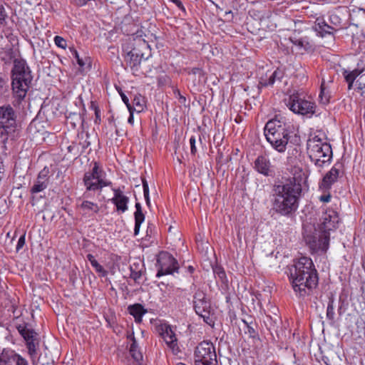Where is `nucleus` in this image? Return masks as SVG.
I'll use <instances>...</instances> for the list:
<instances>
[{
	"instance_id": "1",
	"label": "nucleus",
	"mask_w": 365,
	"mask_h": 365,
	"mask_svg": "<svg viewBox=\"0 0 365 365\" xmlns=\"http://www.w3.org/2000/svg\"><path fill=\"white\" fill-rule=\"evenodd\" d=\"M301 181L292 177L282 179L274 185L271 201L276 213L289 217L297 211L302 192Z\"/></svg>"
},
{
	"instance_id": "2",
	"label": "nucleus",
	"mask_w": 365,
	"mask_h": 365,
	"mask_svg": "<svg viewBox=\"0 0 365 365\" xmlns=\"http://www.w3.org/2000/svg\"><path fill=\"white\" fill-rule=\"evenodd\" d=\"M289 280L295 294L299 297L309 294L318 284V274L311 258L302 257L290 269Z\"/></svg>"
},
{
	"instance_id": "3",
	"label": "nucleus",
	"mask_w": 365,
	"mask_h": 365,
	"mask_svg": "<svg viewBox=\"0 0 365 365\" xmlns=\"http://www.w3.org/2000/svg\"><path fill=\"white\" fill-rule=\"evenodd\" d=\"M291 133V125L283 117L276 116L269 120L264 127L267 140L275 150L280 153L286 151Z\"/></svg>"
},
{
	"instance_id": "4",
	"label": "nucleus",
	"mask_w": 365,
	"mask_h": 365,
	"mask_svg": "<svg viewBox=\"0 0 365 365\" xmlns=\"http://www.w3.org/2000/svg\"><path fill=\"white\" fill-rule=\"evenodd\" d=\"M307 154L311 161L319 170L330 164L332 150L322 133L310 135L307 143Z\"/></svg>"
},
{
	"instance_id": "5",
	"label": "nucleus",
	"mask_w": 365,
	"mask_h": 365,
	"mask_svg": "<svg viewBox=\"0 0 365 365\" xmlns=\"http://www.w3.org/2000/svg\"><path fill=\"white\" fill-rule=\"evenodd\" d=\"M32 80L31 71L23 59H15L12 69V90L19 101L23 100Z\"/></svg>"
},
{
	"instance_id": "6",
	"label": "nucleus",
	"mask_w": 365,
	"mask_h": 365,
	"mask_svg": "<svg viewBox=\"0 0 365 365\" xmlns=\"http://www.w3.org/2000/svg\"><path fill=\"white\" fill-rule=\"evenodd\" d=\"M104 172L99 168L97 163H94L91 172H86L83 177L84 185L86 191L83 197L88 198L89 197L88 191H96L101 190L103 187L109 186L111 182L104 179Z\"/></svg>"
},
{
	"instance_id": "7",
	"label": "nucleus",
	"mask_w": 365,
	"mask_h": 365,
	"mask_svg": "<svg viewBox=\"0 0 365 365\" xmlns=\"http://www.w3.org/2000/svg\"><path fill=\"white\" fill-rule=\"evenodd\" d=\"M195 365H217V355L212 343L202 341L195 351Z\"/></svg>"
},
{
	"instance_id": "8",
	"label": "nucleus",
	"mask_w": 365,
	"mask_h": 365,
	"mask_svg": "<svg viewBox=\"0 0 365 365\" xmlns=\"http://www.w3.org/2000/svg\"><path fill=\"white\" fill-rule=\"evenodd\" d=\"M155 329L158 334L163 339L168 347L174 354H178L180 351V347L175 334L176 327L165 322H160L155 326Z\"/></svg>"
},
{
	"instance_id": "9",
	"label": "nucleus",
	"mask_w": 365,
	"mask_h": 365,
	"mask_svg": "<svg viewBox=\"0 0 365 365\" xmlns=\"http://www.w3.org/2000/svg\"><path fill=\"white\" fill-rule=\"evenodd\" d=\"M156 265L158 268L156 274L157 277L178 272L179 265L178 261L167 252H160L158 256Z\"/></svg>"
},
{
	"instance_id": "10",
	"label": "nucleus",
	"mask_w": 365,
	"mask_h": 365,
	"mask_svg": "<svg viewBox=\"0 0 365 365\" xmlns=\"http://www.w3.org/2000/svg\"><path fill=\"white\" fill-rule=\"evenodd\" d=\"M286 105L295 113L301 115L314 113V103L310 101L300 98L298 94L290 96Z\"/></svg>"
},
{
	"instance_id": "11",
	"label": "nucleus",
	"mask_w": 365,
	"mask_h": 365,
	"mask_svg": "<svg viewBox=\"0 0 365 365\" xmlns=\"http://www.w3.org/2000/svg\"><path fill=\"white\" fill-rule=\"evenodd\" d=\"M339 216L337 212L332 210H327L323 212L318 227L320 232H329L335 230L339 223Z\"/></svg>"
},
{
	"instance_id": "12",
	"label": "nucleus",
	"mask_w": 365,
	"mask_h": 365,
	"mask_svg": "<svg viewBox=\"0 0 365 365\" xmlns=\"http://www.w3.org/2000/svg\"><path fill=\"white\" fill-rule=\"evenodd\" d=\"M16 125V118L14 109L10 106L0 107V128L5 133H9L14 130Z\"/></svg>"
},
{
	"instance_id": "13",
	"label": "nucleus",
	"mask_w": 365,
	"mask_h": 365,
	"mask_svg": "<svg viewBox=\"0 0 365 365\" xmlns=\"http://www.w3.org/2000/svg\"><path fill=\"white\" fill-rule=\"evenodd\" d=\"M0 365H28V362L14 351L4 349L0 354Z\"/></svg>"
},
{
	"instance_id": "14",
	"label": "nucleus",
	"mask_w": 365,
	"mask_h": 365,
	"mask_svg": "<svg viewBox=\"0 0 365 365\" xmlns=\"http://www.w3.org/2000/svg\"><path fill=\"white\" fill-rule=\"evenodd\" d=\"M49 173V169L47 167H45L39 172L34 184L31 189V193H38L47 188L50 179Z\"/></svg>"
},
{
	"instance_id": "15",
	"label": "nucleus",
	"mask_w": 365,
	"mask_h": 365,
	"mask_svg": "<svg viewBox=\"0 0 365 365\" xmlns=\"http://www.w3.org/2000/svg\"><path fill=\"white\" fill-rule=\"evenodd\" d=\"M112 190L113 191L114 195L110 200L111 202L115 205L118 212L121 213L125 212L128 209V197L125 196L120 188H113Z\"/></svg>"
},
{
	"instance_id": "16",
	"label": "nucleus",
	"mask_w": 365,
	"mask_h": 365,
	"mask_svg": "<svg viewBox=\"0 0 365 365\" xmlns=\"http://www.w3.org/2000/svg\"><path fill=\"white\" fill-rule=\"evenodd\" d=\"M339 174L340 170L335 165L324 176L322 180L319 183V187L324 191L329 190L331 187L332 185L337 181Z\"/></svg>"
},
{
	"instance_id": "17",
	"label": "nucleus",
	"mask_w": 365,
	"mask_h": 365,
	"mask_svg": "<svg viewBox=\"0 0 365 365\" xmlns=\"http://www.w3.org/2000/svg\"><path fill=\"white\" fill-rule=\"evenodd\" d=\"M134 41L133 48L128 51L133 54L138 53V57L141 59H147L148 56H145L150 53V45L144 39H141L140 38L134 39Z\"/></svg>"
},
{
	"instance_id": "18",
	"label": "nucleus",
	"mask_w": 365,
	"mask_h": 365,
	"mask_svg": "<svg viewBox=\"0 0 365 365\" xmlns=\"http://www.w3.org/2000/svg\"><path fill=\"white\" fill-rule=\"evenodd\" d=\"M255 168L257 171L265 176H271L274 171L269 159L264 156H258L255 161Z\"/></svg>"
},
{
	"instance_id": "19",
	"label": "nucleus",
	"mask_w": 365,
	"mask_h": 365,
	"mask_svg": "<svg viewBox=\"0 0 365 365\" xmlns=\"http://www.w3.org/2000/svg\"><path fill=\"white\" fill-rule=\"evenodd\" d=\"M194 308L197 314L202 317L204 321L210 324V305L207 299L202 301L194 302Z\"/></svg>"
},
{
	"instance_id": "20",
	"label": "nucleus",
	"mask_w": 365,
	"mask_h": 365,
	"mask_svg": "<svg viewBox=\"0 0 365 365\" xmlns=\"http://www.w3.org/2000/svg\"><path fill=\"white\" fill-rule=\"evenodd\" d=\"M79 201H81V203L78 202V206L85 215L93 216L100 210V207L97 203L87 200H79Z\"/></svg>"
},
{
	"instance_id": "21",
	"label": "nucleus",
	"mask_w": 365,
	"mask_h": 365,
	"mask_svg": "<svg viewBox=\"0 0 365 365\" xmlns=\"http://www.w3.org/2000/svg\"><path fill=\"white\" fill-rule=\"evenodd\" d=\"M128 310L129 314L133 316L135 321L137 323H140L142 322L143 316L147 313V309H145L140 304L130 305L128 307Z\"/></svg>"
},
{
	"instance_id": "22",
	"label": "nucleus",
	"mask_w": 365,
	"mask_h": 365,
	"mask_svg": "<svg viewBox=\"0 0 365 365\" xmlns=\"http://www.w3.org/2000/svg\"><path fill=\"white\" fill-rule=\"evenodd\" d=\"M135 207V212H134V217H135L134 235L136 236L139 233L141 224L145 220V215L143 213L142 207L139 202H136Z\"/></svg>"
},
{
	"instance_id": "23",
	"label": "nucleus",
	"mask_w": 365,
	"mask_h": 365,
	"mask_svg": "<svg viewBox=\"0 0 365 365\" xmlns=\"http://www.w3.org/2000/svg\"><path fill=\"white\" fill-rule=\"evenodd\" d=\"M16 329L21 336L24 339L26 342L36 341V332L31 329H28L26 325L19 324L16 327Z\"/></svg>"
},
{
	"instance_id": "24",
	"label": "nucleus",
	"mask_w": 365,
	"mask_h": 365,
	"mask_svg": "<svg viewBox=\"0 0 365 365\" xmlns=\"http://www.w3.org/2000/svg\"><path fill=\"white\" fill-rule=\"evenodd\" d=\"M128 338L131 341V344L129 348L130 356L137 362L140 361L143 359V354L139 349L138 345L133 334L128 336Z\"/></svg>"
},
{
	"instance_id": "25",
	"label": "nucleus",
	"mask_w": 365,
	"mask_h": 365,
	"mask_svg": "<svg viewBox=\"0 0 365 365\" xmlns=\"http://www.w3.org/2000/svg\"><path fill=\"white\" fill-rule=\"evenodd\" d=\"M126 63L130 66L133 71H137L138 66L140 64L142 59L138 57V53H131L128 51L125 56Z\"/></svg>"
},
{
	"instance_id": "26",
	"label": "nucleus",
	"mask_w": 365,
	"mask_h": 365,
	"mask_svg": "<svg viewBox=\"0 0 365 365\" xmlns=\"http://www.w3.org/2000/svg\"><path fill=\"white\" fill-rule=\"evenodd\" d=\"M322 234L319 237V250L326 252L329 247V232H320Z\"/></svg>"
},
{
	"instance_id": "27",
	"label": "nucleus",
	"mask_w": 365,
	"mask_h": 365,
	"mask_svg": "<svg viewBox=\"0 0 365 365\" xmlns=\"http://www.w3.org/2000/svg\"><path fill=\"white\" fill-rule=\"evenodd\" d=\"M304 240L312 252L319 251V237L311 235H304Z\"/></svg>"
},
{
	"instance_id": "28",
	"label": "nucleus",
	"mask_w": 365,
	"mask_h": 365,
	"mask_svg": "<svg viewBox=\"0 0 365 365\" xmlns=\"http://www.w3.org/2000/svg\"><path fill=\"white\" fill-rule=\"evenodd\" d=\"M330 98V92L326 87L324 82H322L321 85L320 93L319 95V101L322 104L327 105L329 103Z\"/></svg>"
},
{
	"instance_id": "29",
	"label": "nucleus",
	"mask_w": 365,
	"mask_h": 365,
	"mask_svg": "<svg viewBox=\"0 0 365 365\" xmlns=\"http://www.w3.org/2000/svg\"><path fill=\"white\" fill-rule=\"evenodd\" d=\"M145 107L144 99L139 95L135 96L133 100V105H131V110L137 113H140L143 110Z\"/></svg>"
},
{
	"instance_id": "30",
	"label": "nucleus",
	"mask_w": 365,
	"mask_h": 365,
	"mask_svg": "<svg viewBox=\"0 0 365 365\" xmlns=\"http://www.w3.org/2000/svg\"><path fill=\"white\" fill-rule=\"evenodd\" d=\"M282 76V72L279 70H276L270 75L267 82L262 81H260V83L263 86H272L274 83V82L276 81V80H278L279 81H280Z\"/></svg>"
},
{
	"instance_id": "31",
	"label": "nucleus",
	"mask_w": 365,
	"mask_h": 365,
	"mask_svg": "<svg viewBox=\"0 0 365 365\" xmlns=\"http://www.w3.org/2000/svg\"><path fill=\"white\" fill-rule=\"evenodd\" d=\"M282 76V72L279 70H276L270 75L267 82L262 81H260V83L263 86H272L274 83V82L276 81V80H278L279 81H280Z\"/></svg>"
},
{
	"instance_id": "32",
	"label": "nucleus",
	"mask_w": 365,
	"mask_h": 365,
	"mask_svg": "<svg viewBox=\"0 0 365 365\" xmlns=\"http://www.w3.org/2000/svg\"><path fill=\"white\" fill-rule=\"evenodd\" d=\"M364 72V69L356 68L351 71H344L343 74L345 78V80H351L355 81L356 78Z\"/></svg>"
},
{
	"instance_id": "33",
	"label": "nucleus",
	"mask_w": 365,
	"mask_h": 365,
	"mask_svg": "<svg viewBox=\"0 0 365 365\" xmlns=\"http://www.w3.org/2000/svg\"><path fill=\"white\" fill-rule=\"evenodd\" d=\"M213 273L215 277H217L222 283L227 282L225 272L222 267L220 266L214 267Z\"/></svg>"
},
{
	"instance_id": "34",
	"label": "nucleus",
	"mask_w": 365,
	"mask_h": 365,
	"mask_svg": "<svg viewBox=\"0 0 365 365\" xmlns=\"http://www.w3.org/2000/svg\"><path fill=\"white\" fill-rule=\"evenodd\" d=\"M38 346V341L37 340L26 342L28 352L31 356H34L36 354Z\"/></svg>"
},
{
	"instance_id": "35",
	"label": "nucleus",
	"mask_w": 365,
	"mask_h": 365,
	"mask_svg": "<svg viewBox=\"0 0 365 365\" xmlns=\"http://www.w3.org/2000/svg\"><path fill=\"white\" fill-rule=\"evenodd\" d=\"M334 315L335 313L334 307V300L332 299H330L327 309V317L330 320H333L334 318Z\"/></svg>"
},
{
	"instance_id": "36",
	"label": "nucleus",
	"mask_w": 365,
	"mask_h": 365,
	"mask_svg": "<svg viewBox=\"0 0 365 365\" xmlns=\"http://www.w3.org/2000/svg\"><path fill=\"white\" fill-rule=\"evenodd\" d=\"M92 267L95 269L96 272H98L100 276L106 277L107 275V271L104 269V268L97 262H95Z\"/></svg>"
},
{
	"instance_id": "37",
	"label": "nucleus",
	"mask_w": 365,
	"mask_h": 365,
	"mask_svg": "<svg viewBox=\"0 0 365 365\" xmlns=\"http://www.w3.org/2000/svg\"><path fill=\"white\" fill-rule=\"evenodd\" d=\"M55 44L61 48H66L67 46L66 41L61 36H56L54 37Z\"/></svg>"
},
{
	"instance_id": "38",
	"label": "nucleus",
	"mask_w": 365,
	"mask_h": 365,
	"mask_svg": "<svg viewBox=\"0 0 365 365\" xmlns=\"http://www.w3.org/2000/svg\"><path fill=\"white\" fill-rule=\"evenodd\" d=\"M207 299L206 294L205 292L200 290H197L194 294V302L202 301Z\"/></svg>"
},
{
	"instance_id": "39",
	"label": "nucleus",
	"mask_w": 365,
	"mask_h": 365,
	"mask_svg": "<svg viewBox=\"0 0 365 365\" xmlns=\"http://www.w3.org/2000/svg\"><path fill=\"white\" fill-rule=\"evenodd\" d=\"M141 274L140 270H135L134 269L133 266H130V277L132 279L137 281L140 278Z\"/></svg>"
},
{
	"instance_id": "40",
	"label": "nucleus",
	"mask_w": 365,
	"mask_h": 365,
	"mask_svg": "<svg viewBox=\"0 0 365 365\" xmlns=\"http://www.w3.org/2000/svg\"><path fill=\"white\" fill-rule=\"evenodd\" d=\"M71 51L72 52L73 56L76 59L78 64L83 68L85 66L86 63L83 61L82 58H80L77 51L76 49H71Z\"/></svg>"
},
{
	"instance_id": "41",
	"label": "nucleus",
	"mask_w": 365,
	"mask_h": 365,
	"mask_svg": "<svg viewBox=\"0 0 365 365\" xmlns=\"http://www.w3.org/2000/svg\"><path fill=\"white\" fill-rule=\"evenodd\" d=\"M196 139L195 136H191L190 138V152L191 154L195 155L197 153V148L195 146Z\"/></svg>"
},
{
	"instance_id": "42",
	"label": "nucleus",
	"mask_w": 365,
	"mask_h": 365,
	"mask_svg": "<svg viewBox=\"0 0 365 365\" xmlns=\"http://www.w3.org/2000/svg\"><path fill=\"white\" fill-rule=\"evenodd\" d=\"M290 40L292 41V42L294 45H296L297 46H298L299 48H303V47L305 46H304L305 41H304L302 38H299V39H297V38L292 39V38H290Z\"/></svg>"
},
{
	"instance_id": "43",
	"label": "nucleus",
	"mask_w": 365,
	"mask_h": 365,
	"mask_svg": "<svg viewBox=\"0 0 365 365\" xmlns=\"http://www.w3.org/2000/svg\"><path fill=\"white\" fill-rule=\"evenodd\" d=\"M120 95L122 98V101L126 105L128 109L131 108V104L129 102L128 98L123 92L120 93Z\"/></svg>"
},
{
	"instance_id": "44",
	"label": "nucleus",
	"mask_w": 365,
	"mask_h": 365,
	"mask_svg": "<svg viewBox=\"0 0 365 365\" xmlns=\"http://www.w3.org/2000/svg\"><path fill=\"white\" fill-rule=\"evenodd\" d=\"M24 244H25V236L22 235L19 237V239L18 240V243L16 245V250L19 251V250H21L24 247Z\"/></svg>"
},
{
	"instance_id": "45",
	"label": "nucleus",
	"mask_w": 365,
	"mask_h": 365,
	"mask_svg": "<svg viewBox=\"0 0 365 365\" xmlns=\"http://www.w3.org/2000/svg\"><path fill=\"white\" fill-rule=\"evenodd\" d=\"M7 17L6 12L3 5H0V21L2 22L5 21Z\"/></svg>"
},
{
	"instance_id": "46",
	"label": "nucleus",
	"mask_w": 365,
	"mask_h": 365,
	"mask_svg": "<svg viewBox=\"0 0 365 365\" xmlns=\"http://www.w3.org/2000/svg\"><path fill=\"white\" fill-rule=\"evenodd\" d=\"M188 73L190 75V74H192V75H198L199 76H202V71L201 68H192L189 72Z\"/></svg>"
},
{
	"instance_id": "47",
	"label": "nucleus",
	"mask_w": 365,
	"mask_h": 365,
	"mask_svg": "<svg viewBox=\"0 0 365 365\" xmlns=\"http://www.w3.org/2000/svg\"><path fill=\"white\" fill-rule=\"evenodd\" d=\"M357 88L356 89L361 92V94L363 95L365 93V83L360 82L359 81H356Z\"/></svg>"
},
{
	"instance_id": "48",
	"label": "nucleus",
	"mask_w": 365,
	"mask_h": 365,
	"mask_svg": "<svg viewBox=\"0 0 365 365\" xmlns=\"http://www.w3.org/2000/svg\"><path fill=\"white\" fill-rule=\"evenodd\" d=\"M143 194L144 195H148L149 194V187L146 180H143Z\"/></svg>"
},
{
	"instance_id": "49",
	"label": "nucleus",
	"mask_w": 365,
	"mask_h": 365,
	"mask_svg": "<svg viewBox=\"0 0 365 365\" xmlns=\"http://www.w3.org/2000/svg\"><path fill=\"white\" fill-rule=\"evenodd\" d=\"M319 200H320V201L324 202H329L331 200V195L330 194L323 195L320 196Z\"/></svg>"
},
{
	"instance_id": "50",
	"label": "nucleus",
	"mask_w": 365,
	"mask_h": 365,
	"mask_svg": "<svg viewBox=\"0 0 365 365\" xmlns=\"http://www.w3.org/2000/svg\"><path fill=\"white\" fill-rule=\"evenodd\" d=\"M173 3H174L180 9L185 11V7L183 6L182 2L180 0H170Z\"/></svg>"
},
{
	"instance_id": "51",
	"label": "nucleus",
	"mask_w": 365,
	"mask_h": 365,
	"mask_svg": "<svg viewBox=\"0 0 365 365\" xmlns=\"http://www.w3.org/2000/svg\"><path fill=\"white\" fill-rule=\"evenodd\" d=\"M128 110H129V113H130V115L128 117V123L133 125V123H134L133 113L135 111H133V110H131V108L128 109Z\"/></svg>"
},
{
	"instance_id": "52",
	"label": "nucleus",
	"mask_w": 365,
	"mask_h": 365,
	"mask_svg": "<svg viewBox=\"0 0 365 365\" xmlns=\"http://www.w3.org/2000/svg\"><path fill=\"white\" fill-rule=\"evenodd\" d=\"M100 110L95 107V115H96V120L95 122L97 123L101 120V114H100Z\"/></svg>"
},
{
	"instance_id": "53",
	"label": "nucleus",
	"mask_w": 365,
	"mask_h": 365,
	"mask_svg": "<svg viewBox=\"0 0 365 365\" xmlns=\"http://www.w3.org/2000/svg\"><path fill=\"white\" fill-rule=\"evenodd\" d=\"M87 259L90 262L91 264L92 265L95 262H97V260L95 259L94 256L91 254H88L87 255Z\"/></svg>"
},
{
	"instance_id": "54",
	"label": "nucleus",
	"mask_w": 365,
	"mask_h": 365,
	"mask_svg": "<svg viewBox=\"0 0 365 365\" xmlns=\"http://www.w3.org/2000/svg\"><path fill=\"white\" fill-rule=\"evenodd\" d=\"M87 259L90 262L91 264L92 265L95 262H97V260L95 259L94 256L91 254H88L87 255Z\"/></svg>"
},
{
	"instance_id": "55",
	"label": "nucleus",
	"mask_w": 365,
	"mask_h": 365,
	"mask_svg": "<svg viewBox=\"0 0 365 365\" xmlns=\"http://www.w3.org/2000/svg\"><path fill=\"white\" fill-rule=\"evenodd\" d=\"M346 81L348 83V89L349 90H351L353 87V84H354V81H352V79L351 80H346Z\"/></svg>"
},
{
	"instance_id": "56",
	"label": "nucleus",
	"mask_w": 365,
	"mask_h": 365,
	"mask_svg": "<svg viewBox=\"0 0 365 365\" xmlns=\"http://www.w3.org/2000/svg\"><path fill=\"white\" fill-rule=\"evenodd\" d=\"M88 0H76V4L78 5H84L86 4Z\"/></svg>"
},
{
	"instance_id": "57",
	"label": "nucleus",
	"mask_w": 365,
	"mask_h": 365,
	"mask_svg": "<svg viewBox=\"0 0 365 365\" xmlns=\"http://www.w3.org/2000/svg\"><path fill=\"white\" fill-rule=\"evenodd\" d=\"M5 84L4 78L0 75V88H3Z\"/></svg>"
},
{
	"instance_id": "58",
	"label": "nucleus",
	"mask_w": 365,
	"mask_h": 365,
	"mask_svg": "<svg viewBox=\"0 0 365 365\" xmlns=\"http://www.w3.org/2000/svg\"><path fill=\"white\" fill-rule=\"evenodd\" d=\"M144 197H145V200L146 201L147 205H149V204H150L149 195H144Z\"/></svg>"
},
{
	"instance_id": "59",
	"label": "nucleus",
	"mask_w": 365,
	"mask_h": 365,
	"mask_svg": "<svg viewBox=\"0 0 365 365\" xmlns=\"http://www.w3.org/2000/svg\"><path fill=\"white\" fill-rule=\"evenodd\" d=\"M188 269H189L190 272H192L193 270H194V269H193V267L192 266H189Z\"/></svg>"
},
{
	"instance_id": "60",
	"label": "nucleus",
	"mask_w": 365,
	"mask_h": 365,
	"mask_svg": "<svg viewBox=\"0 0 365 365\" xmlns=\"http://www.w3.org/2000/svg\"><path fill=\"white\" fill-rule=\"evenodd\" d=\"M325 26L327 28V29H330V26H328V25H325Z\"/></svg>"
},
{
	"instance_id": "61",
	"label": "nucleus",
	"mask_w": 365,
	"mask_h": 365,
	"mask_svg": "<svg viewBox=\"0 0 365 365\" xmlns=\"http://www.w3.org/2000/svg\"><path fill=\"white\" fill-rule=\"evenodd\" d=\"M178 365H184V364H178Z\"/></svg>"
}]
</instances>
